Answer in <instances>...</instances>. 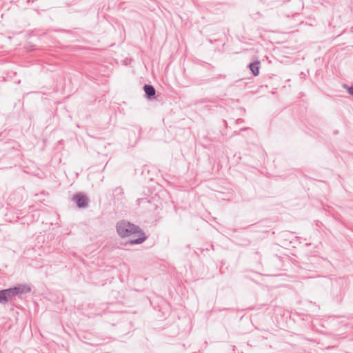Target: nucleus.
<instances>
[{
  "mask_svg": "<svg viewBox=\"0 0 353 353\" xmlns=\"http://www.w3.org/2000/svg\"><path fill=\"white\" fill-rule=\"evenodd\" d=\"M116 228L118 234L122 238L134 236L129 240L130 245L142 243L147 239L145 234L139 226L127 221H119Z\"/></svg>",
  "mask_w": 353,
  "mask_h": 353,
  "instance_id": "f257e3e1",
  "label": "nucleus"
},
{
  "mask_svg": "<svg viewBox=\"0 0 353 353\" xmlns=\"http://www.w3.org/2000/svg\"><path fill=\"white\" fill-rule=\"evenodd\" d=\"M8 297L12 301L14 300L16 297L21 298L22 294L29 293L31 290L30 287L27 284H20L14 288L6 289Z\"/></svg>",
  "mask_w": 353,
  "mask_h": 353,
  "instance_id": "f03ea898",
  "label": "nucleus"
},
{
  "mask_svg": "<svg viewBox=\"0 0 353 353\" xmlns=\"http://www.w3.org/2000/svg\"><path fill=\"white\" fill-rule=\"evenodd\" d=\"M72 200L79 208H85L88 205V199L86 196L78 193L74 195Z\"/></svg>",
  "mask_w": 353,
  "mask_h": 353,
  "instance_id": "7ed1b4c3",
  "label": "nucleus"
},
{
  "mask_svg": "<svg viewBox=\"0 0 353 353\" xmlns=\"http://www.w3.org/2000/svg\"><path fill=\"white\" fill-rule=\"evenodd\" d=\"M143 90L145 94V96L148 99H151L154 98L156 94V90L151 85H145L143 86Z\"/></svg>",
  "mask_w": 353,
  "mask_h": 353,
  "instance_id": "20e7f679",
  "label": "nucleus"
},
{
  "mask_svg": "<svg viewBox=\"0 0 353 353\" xmlns=\"http://www.w3.org/2000/svg\"><path fill=\"white\" fill-rule=\"evenodd\" d=\"M249 68L254 76L259 74L260 62L255 61L249 64Z\"/></svg>",
  "mask_w": 353,
  "mask_h": 353,
  "instance_id": "39448f33",
  "label": "nucleus"
},
{
  "mask_svg": "<svg viewBox=\"0 0 353 353\" xmlns=\"http://www.w3.org/2000/svg\"><path fill=\"white\" fill-rule=\"evenodd\" d=\"M10 301L6 289L0 290V303L5 304Z\"/></svg>",
  "mask_w": 353,
  "mask_h": 353,
  "instance_id": "423d86ee",
  "label": "nucleus"
},
{
  "mask_svg": "<svg viewBox=\"0 0 353 353\" xmlns=\"http://www.w3.org/2000/svg\"><path fill=\"white\" fill-rule=\"evenodd\" d=\"M150 201L147 198H141L137 199V204L139 205H145V204L149 203Z\"/></svg>",
  "mask_w": 353,
  "mask_h": 353,
  "instance_id": "0eeeda50",
  "label": "nucleus"
},
{
  "mask_svg": "<svg viewBox=\"0 0 353 353\" xmlns=\"http://www.w3.org/2000/svg\"><path fill=\"white\" fill-rule=\"evenodd\" d=\"M347 91L350 94L353 96V86H350L347 88Z\"/></svg>",
  "mask_w": 353,
  "mask_h": 353,
  "instance_id": "6e6552de",
  "label": "nucleus"
}]
</instances>
